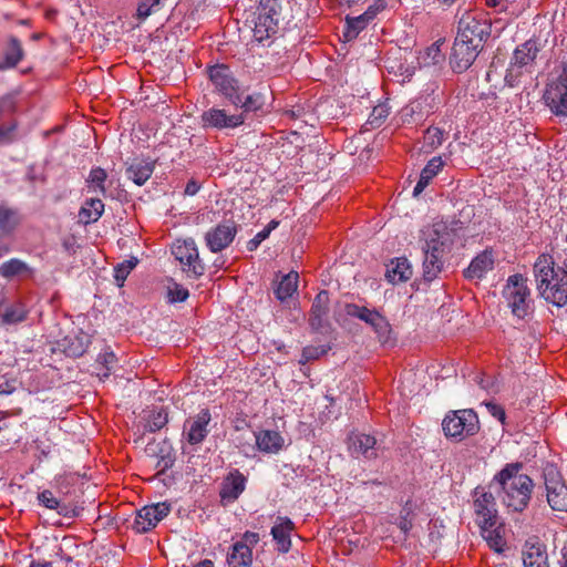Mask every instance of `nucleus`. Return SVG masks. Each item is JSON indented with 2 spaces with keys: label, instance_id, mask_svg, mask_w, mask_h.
<instances>
[{
  "label": "nucleus",
  "instance_id": "f257e3e1",
  "mask_svg": "<svg viewBox=\"0 0 567 567\" xmlns=\"http://www.w3.org/2000/svg\"><path fill=\"white\" fill-rule=\"evenodd\" d=\"M492 32V23L483 12L465 10L457 22L450 63L454 72L468 70L484 48Z\"/></svg>",
  "mask_w": 567,
  "mask_h": 567
},
{
  "label": "nucleus",
  "instance_id": "f03ea898",
  "mask_svg": "<svg viewBox=\"0 0 567 567\" xmlns=\"http://www.w3.org/2000/svg\"><path fill=\"white\" fill-rule=\"evenodd\" d=\"M455 238L456 230L443 220L427 225L421 230L424 280L431 282L442 272L444 256L451 251Z\"/></svg>",
  "mask_w": 567,
  "mask_h": 567
},
{
  "label": "nucleus",
  "instance_id": "7ed1b4c3",
  "mask_svg": "<svg viewBox=\"0 0 567 567\" xmlns=\"http://www.w3.org/2000/svg\"><path fill=\"white\" fill-rule=\"evenodd\" d=\"M522 468L519 462L508 463L493 478L501 487L498 496L508 512L522 513L532 497L534 482L527 474L520 473Z\"/></svg>",
  "mask_w": 567,
  "mask_h": 567
},
{
  "label": "nucleus",
  "instance_id": "20e7f679",
  "mask_svg": "<svg viewBox=\"0 0 567 567\" xmlns=\"http://www.w3.org/2000/svg\"><path fill=\"white\" fill-rule=\"evenodd\" d=\"M537 291L547 302L557 307L567 303V271L556 266L549 255H540L534 264Z\"/></svg>",
  "mask_w": 567,
  "mask_h": 567
},
{
  "label": "nucleus",
  "instance_id": "39448f33",
  "mask_svg": "<svg viewBox=\"0 0 567 567\" xmlns=\"http://www.w3.org/2000/svg\"><path fill=\"white\" fill-rule=\"evenodd\" d=\"M284 2L286 0H260L257 7L254 37L258 42L276 34L284 21Z\"/></svg>",
  "mask_w": 567,
  "mask_h": 567
},
{
  "label": "nucleus",
  "instance_id": "423d86ee",
  "mask_svg": "<svg viewBox=\"0 0 567 567\" xmlns=\"http://www.w3.org/2000/svg\"><path fill=\"white\" fill-rule=\"evenodd\" d=\"M480 429L478 415L473 409L449 411L442 421L444 435L455 442L476 435Z\"/></svg>",
  "mask_w": 567,
  "mask_h": 567
},
{
  "label": "nucleus",
  "instance_id": "0eeeda50",
  "mask_svg": "<svg viewBox=\"0 0 567 567\" xmlns=\"http://www.w3.org/2000/svg\"><path fill=\"white\" fill-rule=\"evenodd\" d=\"M503 297L512 313L518 319H524L532 311L530 290L527 286V278L520 274L508 277L503 289Z\"/></svg>",
  "mask_w": 567,
  "mask_h": 567
},
{
  "label": "nucleus",
  "instance_id": "6e6552de",
  "mask_svg": "<svg viewBox=\"0 0 567 567\" xmlns=\"http://www.w3.org/2000/svg\"><path fill=\"white\" fill-rule=\"evenodd\" d=\"M344 312L347 316L367 323L382 344L393 341V331L389 320L377 309L351 302L344 305Z\"/></svg>",
  "mask_w": 567,
  "mask_h": 567
},
{
  "label": "nucleus",
  "instance_id": "1a4fd4ad",
  "mask_svg": "<svg viewBox=\"0 0 567 567\" xmlns=\"http://www.w3.org/2000/svg\"><path fill=\"white\" fill-rule=\"evenodd\" d=\"M207 73L215 92L223 95L233 105L238 106L241 102L240 86L229 66L215 64L208 68Z\"/></svg>",
  "mask_w": 567,
  "mask_h": 567
},
{
  "label": "nucleus",
  "instance_id": "9d476101",
  "mask_svg": "<svg viewBox=\"0 0 567 567\" xmlns=\"http://www.w3.org/2000/svg\"><path fill=\"white\" fill-rule=\"evenodd\" d=\"M547 492V503L553 511L567 512V485L554 464H547L543 471Z\"/></svg>",
  "mask_w": 567,
  "mask_h": 567
},
{
  "label": "nucleus",
  "instance_id": "9b49d317",
  "mask_svg": "<svg viewBox=\"0 0 567 567\" xmlns=\"http://www.w3.org/2000/svg\"><path fill=\"white\" fill-rule=\"evenodd\" d=\"M543 100L553 114L567 116V66L556 79L547 83Z\"/></svg>",
  "mask_w": 567,
  "mask_h": 567
},
{
  "label": "nucleus",
  "instance_id": "f8f14e48",
  "mask_svg": "<svg viewBox=\"0 0 567 567\" xmlns=\"http://www.w3.org/2000/svg\"><path fill=\"white\" fill-rule=\"evenodd\" d=\"M172 252L175 258L185 267V271L192 274L193 277L198 278L203 276L205 267L199 259L198 249L193 238H187L183 241H177Z\"/></svg>",
  "mask_w": 567,
  "mask_h": 567
},
{
  "label": "nucleus",
  "instance_id": "ddd939ff",
  "mask_svg": "<svg viewBox=\"0 0 567 567\" xmlns=\"http://www.w3.org/2000/svg\"><path fill=\"white\" fill-rule=\"evenodd\" d=\"M474 497V512L477 525L481 529L494 527L497 524L494 495L491 492H485L484 488L477 487L475 488Z\"/></svg>",
  "mask_w": 567,
  "mask_h": 567
},
{
  "label": "nucleus",
  "instance_id": "4468645a",
  "mask_svg": "<svg viewBox=\"0 0 567 567\" xmlns=\"http://www.w3.org/2000/svg\"><path fill=\"white\" fill-rule=\"evenodd\" d=\"M244 123V113L228 114L226 110L216 106L204 111L200 115V125L205 130L215 128L221 131L226 128H237Z\"/></svg>",
  "mask_w": 567,
  "mask_h": 567
},
{
  "label": "nucleus",
  "instance_id": "2eb2a0df",
  "mask_svg": "<svg viewBox=\"0 0 567 567\" xmlns=\"http://www.w3.org/2000/svg\"><path fill=\"white\" fill-rule=\"evenodd\" d=\"M169 512L171 505L165 502L144 506L136 513L133 529L140 534L147 533L166 517Z\"/></svg>",
  "mask_w": 567,
  "mask_h": 567
},
{
  "label": "nucleus",
  "instance_id": "dca6fc26",
  "mask_svg": "<svg viewBox=\"0 0 567 567\" xmlns=\"http://www.w3.org/2000/svg\"><path fill=\"white\" fill-rule=\"evenodd\" d=\"M238 225L234 220H225L205 235V241L212 252L226 249L235 239Z\"/></svg>",
  "mask_w": 567,
  "mask_h": 567
},
{
  "label": "nucleus",
  "instance_id": "f3484780",
  "mask_svg": "<svg viewBox=\"0 0 567 567\" xmlns=\"http://www.w3.org/2000/svg\"><path fill=\"white\" fill-rule=\"evenodd\" d=\"M212 415L208 409L200 410L196 415L188 417L183 425V435L190 445L200 444L209 433L208 424Z\"/></svg>",
  "mask_w": 567,
  "mask_h": 567
},
{
  "label": "nucleus",
  "instance_id": "a211bd4d",
  "mask_svg": "<svg viewBox=\"0 0 567 567\" xmlns=\"http://www.w3.org/2000/svg\"><path fill=\"white\" fill-rule=\"evenodd\" d=\"M348 450L352 457L372 460L378 457L381 444L373 435L352 432L348 436Z\"/></svg>",
  "mask_w": 567,
  "mask_h": 567
},
{
  "label": "nucleus",
  "instance_id": "6ab92c4d",
  "mask_svg": "<svg viewBox=\"0 0 567 567\" xmlns=\"http://www.w3.org/2000/svg\"><path fill=\"white\" fill-rule=\"evenodd\" d=\"M247 477L237 468L231 470L223 480L219 497L225 506L235 503L246 488Z\"/></svg>",
  "mask_w": 567,
  "mask_h": 567
},
{
  "label": "nucleus",
  "instance_id": "aec40b11",
  "mask_svg": "<svg viewBox=\"0 0 567 567\" xmlns=\"http://www.w3.org/2000/svg\"><path fill=\"white\" fill-rule=\"evenodd\" d=\"M17 110L16 99L11 94L0 96V121L11 115ZM18 122L16 120L9 121L0 125V145L10 144L16 140V131Z\"/></svg>",
  "mask_w": 567,
  "mask_h": 567
},
{
  "label": "nucleus",
  "instance_id": "412c9836",
  "mask_svg": "<svg viewBox=\"0 0 567 567\" xmlns=\"http://www.w3.org/2000/svg\"><path fill=\"white\" fill-rule=\"evenodd\" d=\"M29 316V309L25 303L16 299L12 301H8L6 299H0V322L6 326H13L21 323L27 320Z\"/></svg>",
  "mask_w": 567,
  "mask_h": 567
},
{
  "label": "nucleus",
  "instance_id": "4be33fe9",
  "mask_svg": "<svg viewBox=\"0 0 567 567\" xmlns=\"http://www.w3.org/2000/svg\"><path fill=\"white\" fill-rule=\"evenodd\" d=\"M522 558L524 567H549L546 545L535 539H528L523 546Z\"/></svg>",
  "mask_w": 567,
  "mask_h": 567
},
{
  "label": "nucleus",
  "instance_id": "5701e85b",
  "mask_svg": "<svg viewBox=\"0 0 567 567\" xmlns=\"http://www.w3.org/2000/svg\"><path fill=\"white\" fill-rule=\"evenodd\" d=\"M329 303L330 298L327 290H321L315 297L309 317V323L312 329L320 330L323 328L329 313Z\"/></svg>",
  "mask_w": 567,
  "mask_h": 567
},
{
  "label": "nucleus",
  "instance_id": "b1692460",
  "mask_svg": "<svg viewBox=\"0 0 567 567\" xmlns=\"http://www.w3.org/2000/svg\"><path fill=\"white\" fill-rule=\"evenodd\" d=\"M494 267L493 254L491 250H484L478 254L464 270L466 279H482Z\"/></svg>",
  "mask_w": 567,
  "mask_h": 567
},
{
  "label": "nucleus",
  "instance_id": "393cba45",
  "mask_svg": "<svg viewBox=\"0 0 567 567\" xmlns=\"http://www.w3.org/2000/svg\"><path fill=\"white\" fill-rule=\"evenodd\" d=\"M277 524L271 528V535L278 545V550L288 553L291 547L290 533L295 525L288 517H278Z\"/></svg>",
  "mask_w": 567,
  "mask_h": 567
},
{
  "label": "nucleus",
  "instance_id": "a878e982",
  "mask_svg": "<svg viewBox=\"0 0 567 567\" xmlns=\"http://www.w3.org/2000/svg\"><path fill=\"white\" fill-rule=\"evenodd\" d=\"M411 277L412 267L406 258H395L386 265L385 278L389 282H405Z\"/></svg>",
  "mask_w": 567,
  "mask_h": 567
},
{
  "label": "nucleus",
  "instance_id": "bb28decb",
  "mask_svg": "<svg viewBox=\"0 0 567 567\" xmlns=\"http://www.w3.org/2000/svg\"><path fill=\"white\" fill-rule=\"evenodd\" d=\"M256 445L265 453H278L284 446V437L277 431L264 430L255 434Z\"/></svg>",
  "mask_w": 567,
  "mask_h": 567
},
{
  "label": "nucleus",
  "instance_id": "cd10ccee",
  "mask_svg": "<svg viewBox=\"0 0 567 567\" xmlns=\"http://www.w3.org/2000/svg\"><path fill=\"white\" fill-rule=\"evenodd\" d=\"M154 164L146 159H134L126 167L125 174L128 179H132L136 185H144L152 176Z\"/></svg>",
  "mask_w": 567,
  "mask_h": 567
},
{
  "label": "nucleus",
  "instance_id": "c85d7f7f",
  "mask_svg": "<svg viewBox=\"0 0 567 567\" xmlns=\"http://www.w3.org/2000/svg\"><path fill=\"white\" fill-rule=\"evenodd\" d=\"M537 43L533 40H528L517 47L514 51L511 66L513 68H524L529 65L537 56L538 53Z\"/></svg>",
  "mask_w": 567,
  "mask_h": 567
},
{
  "label": "nucleus",
  "instance_id": "c756f323",
  "mask_svg": "<svg viewBox=\"0 0 567 567\" xmlns=\"http://www.w3.org/2000/svg\"><path fill=\"white\" fill-rule=\"evenodd\" d=\"M228 567H251L252 551L246 545L234 543L227 553Z\"/></svg>",
  "mask_w": 567,
  "mask_h": 567
},
{
  "label": "nucleus",
  "instance_id": "7c9ffc66",
  "mask_svg": "<svg viewBox=\"0 0 567 567\" xmlns=\"http://www.w3.org/2000/svg\"><path fill=\"white\" fill-rule=\"evenodd\" d=\"M444 163L440 156L433 157L427 162L425 167L422 169L420 174V178L413 189V196H419L424 188L430 184L432 178L437 175V173L442 169Z\"/></svg>",
  "mask_w": 567,
  "mask_h": 567
},
{
  "label": "nucleus",
  "instance_id": "2f4dec72",
  "mask_svg": "<svg viewBox=\"0 0 567 567\" xmlns=\"http://www.w3.org/2000/svg\"><path fill=\"white\" fill-rule=\"evenodd\" d=\"M89 338L86 336H68L65 337L60 346L62 347L63 352L68 357L78 358L85 353L89 347Z\"/></svg>",
  "mask_w": 567,
  "mask_h": 567
},
{
  "label": "nucleus",
  "instance_id": "473e14b6",
  "mask_svg": "<svg viewBox=\"0 0 567 567\" xmlns=\"http://www.w3.org/2000/svg\"><path fill=\"white\" fill-rule=\"evenodd\" d=\"M371 21H372V19L367 17L365 11L358 17H347L346 25H344V30H343L344 40L346 41L354 40L359 35V33L362 30H364Z\"/></svg>",
  "mask_w": 567,
  "mask_h": 567
},
{
  "label": "nucleus",
  "instance_id": "72a5a7b5",
  "mask_svg": "<svg viewBox=\"0 0 567 567\" xmlns=\"http://www.w3.org/2000/svg\"><path fill=\"white\" fill-rule=\"evenodd\" d=\"M103 212V202L100 198H90L85 200L79 213V216L84 224H91L97 221Z\"/></svg>",
  "mask_w": 567,
  "mask_h": 567
},
{
  "label": "nucleus",
  "instance_id": "f704fd0d",
  "mask_svg": "<svg viewBox=\"0 0 567 567\" xmlns=\"http://www.w3.org/2000/svg\"><path fill=\"white\" fill-rule=\"evenodd\" d=\"M20 224L17 209L0 205V238L10 235Z\"/></svg>",
  "mask_w": 567,
  "mask_h": 567
},
{
  "label": "nucleus",
  "instance_id": "c9c22d12",
  "mask_svg": "<svg viewBox=\"0 0 567 567\" xmlns=\"http://www.w3.org/2000/svg\"><path fill=\"white\" fill-rule=\"evenodd\" d=\"M32 269L22 260L12 258L0 266V276L12 279L18 276H31Z\"/></svg>",
  "mask_w": 567,
  "mask_h": 567
},
{
  "label": "nucleus",
  "instance_id": "e433bc0d",
  "mask_svg": "<svg viewBox=\"0 0 567 567\" xmlns=\"http://www.w3.org/2000/svg\"><path fill=\"white\" fill-rule=\"evenodd\" d=\"M298 278L299 276L296 271H290L289 274L285 275L275 289L277 299L280 301H286L288 298H290L297 291Z\"/></svg>",
  "mask_w": 567,
  "mask_h": 567
},
{
  "label": "nucleus",
  "instance_id": "4c0bfd02",
  "mask_svg": "<svg viewBox=\"0 0 567 567\" xmlns=\"http://www.w3.org/2000/svg\"><path fill=\"white\" fill-rule=\"evenodd\" d=\"M22 58L23 49L21 42L16 37H11L4 51V63L0 64V69L13 68Z\"/></svg>",
  "mask_w": 567,
  "mask_h": 567
},
{
  "label": "nucleus",
  "instance_id": "58836bf2",
  "mask_svg": "<svg viewBox=\"0 0 567 567\" xmlns=\"http://www.w3.org/2000/svg\"><path fill=\"white\" fill-rule=\"evenodd\" d=\"M38 499L41 505L49 509H56L60 515L73 517L76 516L74 509L70 511L69 507L64 504H61L60 501L53 495V493L49 489H44L43 492L38 494Z\"/></svg>",
  "mask_w": 567,
  "mask_h": 567
},
{
  "label": "nucleus",
  "instance_id": "ea45409f",
  "mask_svg": "<svg viewBox=\"0 0 567 567\" xmlns=\"http://www.w3.org/2000/svg\"><path fill=\"white\" fill-rule=\"evenodd\" d=\"M238 106H240V113H244L245 117L249 113H264L265 95L260 92H254L247 95L245 99L241 97V102L239 103Z\"/></svg>",
  "mask_w": 567,
  "mask_h": 567
},
{
  "label": "nucleus",
  "instance_id": "a19ab883",
  "mask_svg": "<svg viewBox=\"0 0 567 567\" xmlns=\"http://www.w3.org/2000/svg\"><path fill=\"white\" fill-rule=\"evenodd\" d=\"M168 422V413L165 408H158L153 409L150 411L146 424H145V431L155 433L159 430H162Z\"/></svg>",
  "mask_w": 567,
  "mask_h": 567
},
{
  "label": "nucleus",
  "instance_id": "79ce46f5",
  "mask_svg": "<svg viewBox=\"0 0 567 567\" xmlns=\"http://www.w3.org/2000/svg\"><path fill=\"white\" fill-rule=\"evenodd\" d=\"M107 178V174L105 169L102 167H93L90 171L89 177L86 179L87 187L92 192H99L103 196L106 195L105 182Z\"/></svg>",
  "mask_w": 567,
  "mask_h": 567
},
{
  "label": "nucleus",
  "instance_id": "37998d69",
  "mask_svg": "<svg viewBox=\"0 0 567 567\" xmlns=\"http://www.w3.org/2000/svg\"><path fill=\"white\" fill-rule=\"evenodd\" d=\"M481 530L489 548L494 549L496 553H502L504 550L506 542L504 537L501 535L496 525L494 527H488L486 529Z\"/></svg>",
  "mask_w": 567,
  "mask_h": 567
},
{
  "label": "nucleus",
  "instance_id": "c03bdc74",
  "mask_svg": "<svg viewBox=\"0 0 567 567\" xmlns=\"http://www.w3.org/2000/svg\"><path fill=\"white\" fill-rule=\"evenodd\" d=\"M445 138V132L436 126H430L424 133V147L433 151L440 147Z\"/></svg>",
  "mask_w": 567,
  "mask_h": 567
},
{
  "label": "nucleus",
  "instance_id": "a18cd8bd",
  "mask_svg": "<svg viewBox=\"0 0 567 567\" xmlns=\"http://www.w3.org/2000/svg\"><path fill=\"white\" fill-rule=\"evenodd\" d=\"M167 0H141L137 6V18L145 20L152 13L159 11Z\"/></svg>",
  "mask_w": 567,
  "mask_h": 567
},
{
  "label": "nucleus",
  "instance_id": "49530a36",
  "mask_svg": "<svg viewBox=\"0 0 567 567\" xmlns=\"http://www.w3.org/2000/svg\"><path fill=\"white\" fill-rule=\"evenodd\" d=\"M390 115V107L386 104H379L373 107L372 112L369 115L367 124H369L372 128L379 127L383 124V122Z\"/></svg>",
  "mask_w": 567,
  "mask_h": 567
},
{
  "label": "nucleus",
  "instance_id": "de8ad7c7",
  "mask_svg": "<svg viewBox=\"0 0 567 567\" xmlns=\"http://www.w3.org/2000/svg\"><path fill=\"white\" fill-rule=\"evenodd\" d=\"M136 265L137 259L131 258L128 260H124L114 268V278L118 286H123L125 279L127 278L130 272L136 267Z\"/></svg>",
  "mask_w": 567,
  "mask_h": 567
},
{
  "label": "nucleus",
  "instance_id": "09e8293b",
  "mask_svg": "<svg viewBox=\"0 0 567 567\" xmlns=\"http://www.w3.org/2000/svg\"><path fill=\"white\" fill-rule=\"evenodd\" d=\"M278 225L279 221L271 220L262 230L257 233L255 237L247 243L248 251L256 250L258 246L269 237L270 233L278 227Z\"/></svg>",
  "mask_w": 567,
  "mask_h": 567
},
{
  "label": "nucleus",
  "instance_id": "8fccbe9b",
  "mask_svg": "<svg viewBox=\"0 0 567 567\" xmlns=\"http://www.w3.org/2000/svg\"><path fill=\"white\" fill-rule=\"evenodd\" d=\"M329 350H330V348L326 347V346H319V347L309 346V347H306L302 350L299 363L300 364H307L308 362H310L312 360H317L320 357L324 355Z\"/></svg>",
  "mask_w": 567,
  "mask_h": 567
},
{
  "label": "nucleus",
  "instance_id": "3c124183",
  "mask_svg": "<svg viewBox=\"0 0 567 567\" xmlns=\"http://www.w3.org/2000/svg\"><path fill=\"white\" fill-rule=\"evenodd\" d=\"M188 290L178 284H174V286L168 289V298L171 302H183L188 298Z\"/></svg>",
  "mask_w": 567,
  "mask_h": 567
},
{
  "label": "nucleus",
  "instance_id": "603ef678",
  "mask_svg": "<svg viewBox=\"0 0 567 567\" xmlns=\"http://www.w3.org/2000/svg\"><path fill=\"white\" fill-rule=\"evenodd\" d=\"M18 380L14 378H7L1 377L0 378V394H11L13 393L18 388Z\"/></svg>",
  "mask_w": 567,
  "mask_h": 567
},
{
  "label": "nucleus",
  "instance_id": "864d4df0",
  "mask_svg": "<svg viewBox=\"0 0 567 567\" xmlns=\"http://www.w3.org/2000/svg\"><path fill=\"white\" fill-rule=\"evenodd\" d=\"M485 405L492 416L497 419L503 424L505 423L506 413L502 405L494 402H487Z\"/></svg>",
  "mask_w": 567,
  "mask_h": 567
},
{
  "label": "nucleus",
  "instance_id": "5fc2aeb1",
  "mask_svg": "<svg viewBox=\"0 0 567 567\" xmlns=\"http://www.w3.org/2000/svg\"><path fill=\"white\" fill-rule=\"evenodd\" d=\"M259 542V535L254 532H246L241 539L236 542L237 544L246 545L248 549L252 551V548L258 544Z\"/></svg>",
  "mask_w": 567,
  "mask_h": 567
},
{
  "label": "nucleus",
  "instance_id": "6e6d98bb",
  "mask_svg": "<svg viewBox=\"0 0 567 567\" xmlns=\"http://www.w3.org/2000/svg\"><path fill=\"white\" fill-rule=\"evenodd\" d=\"M385 7H386V1L385 0H375L365 10L367 17L371 18L373 20L379 12H381L382 10L385 9Z\"/></svg>",
  "mask_w": 567,
  "mask_h": 567
},
{
  "label": "nucleus",
  "instance_id": "4d7b16f0",
  "mask_svg": "<svg viewBox=\"0 0 567 567\" xmlns=\"http://www.w3.org/2000/svg\"><path fill=\"white\" fill-rule=\"evenodd\" d=\"M175 458L171 454L162 455L156 464L159 472L164 473L174 465Z\"/></svg>",
  "mask_w": 567,
  "mask_h": 567
},
{
  "label": "nucleus",
  "instance_id": "13d9d810",
  "mask_svg": "<svg viewBox=\"0 0 567 567\" xmlns=\"http://www.w3.org/2000/svg\"><path fill=\"white\" fill-rule=\"evenodd\" d=\"M97 361L101 362L107 370H111L112 365L116 361V357L113 352H104L99 354Z\"/></svg>",
  "mask_w": 567,
  "mask_h": 567
},
{
  "label": "nucleus",
  "instance_id": "bf43d9fd",
  "mask_svg": "<svg viewBox=\"0 0 567 567\" xmlns=\"http://www.w3.org/2000/svg\"><path fill=\"white\" fill-rule=\"evenodd\" d=\"M199 189L200 184L196 179L192 178L187 182L186 187L184 189V194L186 196H194L199 192Z\"/></svg>",
  "mask_w": 567,
  "mask_h": 567
},
{
  "label": "nucleus",
  "instance_id": "052dcab7",
  "mask_svg": "<svg viewBox=\"0 0 567 567\" xmlns=\"http://www.w3.org/2000/svg\"><path fill=\"white\" fill-rule=\"evenodd\" d=\"M399 526H400L401 530H403L404 533H408L412 527V523L410 520H408L406 518H402L400 520Z\"/></svg>",
  "mask_w": 567,
  "mask_h": 567
},
{
  "label": "nucleus",
  "instance_id": "680f3d73",
  "mask_svg": "<svg viewBox=\"0 0 567 567\" xmlns=\"http://www.w3.org/2000/svg\"><path fill=\"white\" fill-rule=\"evenodd\" d=\"M30 567H53V564L51 561L34 560L30 564Z\"/></svg>",
  "mask_w": 567,
  "mask_h": 567
},
{
  "label": "nucleus",
  "instance_id": "e2e57ef3",
  "mask_svg": "<svg viewBox=\"0 0 567 567\" xmlns=\"http://www.w3.org/2000/svg\"><path fill=\"white\" fill-rule=\"evenodd\" d=\"M560 567H567V544L561 548Z\"/></svg>",
  "mask_w": 567,
  "mask_h": 567
},
{
  "label": "nucleus",
  "instance_id": "0e129e2a",
  "mask_svg": "<svg viewBox=\"0 0 567 567\" xmlns=\"http://www.w3.org/2000/svg\"><path fill=\"white\" fill-rule=\"evenodd\" d=\"M9 251L10 246L7 243L0 240V258L7 255Z\"/></svg>",
  "mask_w": 567,
  "mask_h": 567
},
{
  "label": "nucleus",
  "instance_id": "69168bd1",
  "mask_svg": "<svg viewBox=\"0 0 567 567\" xmlns=\"http://www.w3.org/2000/svg\"><path fill=\"white\" fill-rule=\"evenodd\" d=\"M506 0H486V6L491 8H496L503 6Z\"/></svg>",
  "mask_w": 567,
  "mask_h": 567
},
{
  "label": "nucleus",
  "instance_id": "338daca9",
  "mask_svg": "<svg viewBox=\"0 0 567 567\" xmlns=\"http://www.w3.org/2000/svg\"><path fill=\"white\" fill-rule=\"evenodd\" d=\"M193 567H214V563L210 559H204Z\"/></svg>",
  "mask_w": 567,
  "mask_h": 567
},
{
  "label": "nucleus",
  "instance_id": "774afa93",
  "mask_svg": "<svg viewBox=\"0 0 567 567\" xmlns=\"http://www.w3.org/2000/svg\"><path fill=\"white\" fill-rule=\"evenodd\" d=\"M475 381L478 383V385L482 388V389H487V384L484 383V380L482 378H478L476 377L475 378Z\"/></svg>",
  "mask_w": 567,
  "mask_h": 567
}]
</instances>
